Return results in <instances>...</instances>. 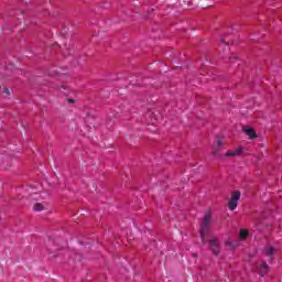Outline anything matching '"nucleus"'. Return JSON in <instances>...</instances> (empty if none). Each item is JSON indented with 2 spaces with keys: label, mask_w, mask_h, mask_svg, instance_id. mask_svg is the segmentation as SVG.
I'll return each mask as SVG.
<instances>
[{
  "label": "nucleus",
  "mask_w": 282,
  "mask_h": 282,
  "mask_svg": "<svg viewBox=\"0 0 282 282\" xmlns=\"http://www.w3.org/2000/svg\"><path fill=\"white\" fill-rule=\"evenodd\" d=\"M68 102H74V99H68Z\"/></svg>",
  "instance_id": "obj_14"
},
{
  "label": "nucleus",
  "mask_w": 282,
  "mask_h": 282,
  "mask_svg": "<svg viewBox=\"0 0 282 282\" xmlns=\"http://www.w3.org/2000/svg\"><path fill=\"white\" fill-rule=\"evenodd\" d=\"M241 153H243V149L238 148L231 152H227L225 155H226V158H237V156L241 155Z\"/></svg>",
  "instance_id": "obj_7"
},
{
  "label": "nucleus",
  "mask_w": 282,
  "mask_h": 282,
  "mask_svg": "<svg viewBox=\"0 0 282 282\" xmlns=\"http://www.w3.org/2000/svg\"><path fill=\"white\" fill-rule=\"evenodd\" d=\"M213 221V218L210 214H205L203 217V223L200 225V239L202 243H206L208 237H210V224Z\"/></svg>",
  "instance_id": "obj_1"
},
{
  "label": "nucleus",
  "mask_w": 282,
  "mask_h": 282,
  "mask_svg": "<svg viewBox=\"0 0 282 282\" xmlns=\"http://www.w3.org/2000/svg\"><path fill=\"white\" fill-rule=\"evenodd\" d=\"M269 267L267 262H262L259 267H258V272L260 274V276H265V273L268 272Z\"/></svg>",
  "instance_id": "obj_8"
},
{
  "label": "nucleus",
  "mask_w": 282,
  "mask_h": 282,
  "mask_svg": "<svg viewBox=\"0 0 282 282\" xmlns=\"http://www.w3.org/2000/svg\"><path fill=\"white\" fill-rule=\"evenodd\" d=\"M239 199H241V192L239 191L232 192L231 198L228 202L229 210H235L237 208Z\"/></svg>",
  "instance_id": "obj_3"
},
{
  "label": "nucleus",
  "mask_w": 282,
  "mask_h": 282,
  "mask_svg": "<svg viewBox=\"0 0 282 282\" xmlns=\"http://www.w3.org/2000/svg\"><path fill=\"white\" fill-rule=\"evenodd\" d=\"M220 43H226L227 45L229 44V42H226V37H221Z\"/></svg>",
  "instance_id": "obj_12"
},
{
  "label": "nucleus",
  "mask_w": 282,
  "mask_h": 282,
  "mask_svg": "<svg viewBox=\"0 0 282 282\" xmlns=\"http://www.w3.org/2000/svg\"><path fill=\"white\" fill-rule=\"evenodd\" d=\"M221 147H224V139L218 138L215 142H214V147H213V151H212V155L214 158H217V155H219V149H221Z\"/></svg>",
  "instance_id": "obj_4"
},
{
  "label": "nucleus",
  "mask_w": 282,
  "mask_h": 282,
  "mask_svg": "<svg viewBox=\"0 0 282 282\" xmlns=\"http://www.w3.org/2000/svg\"><path fill=\"white\" fill-rule=\"evenodd\" d=\"M245 131H246V133L249 135V138H251V139L257 138V132L254 131V129L248 128V129L245 130Z\"/></svg>",
  "instance_id": "obj_9"
},
{
  "label": "nucleus",
  "mask_w": 282,
  "mask_h": 282,
  "mask_svg": "<svg viewBox=\"0 0 282 282\" xmlns=\"http://www.w3.org/2000/svg\"><path fill=\"white\" fill-rule=\"evenodd\" d=\"M250 234L248 232V230L246 229H241L240 230V237L241 239H246V237H248Z\"/></svg>",
  "instance_id": "obj_10"
},
{
  "label": "nucleus",
  "mask_w": 282,
  "mask_h": 282,
  "mask_svg": "<svg viewBox=\"0 0 282 282\" xmlns=\"http://www.w3.org/2000/svg\"><path fill=\"white\" fill-rule=\"evenodd\" d=\"M209 243V250L215 254V257H218V254L221 252V241H219V238L212 237L208 240Z\"/></svg>",
  "instance_id": "obj_2"
},
{
  "label": "nucleus",
  "mask_w": 282,
  "mask_h": 282,
  "mask_svg": "<svg viewBox=\"0 0 282 282\" xmlns=\"http://www.w3.org/2000/svg\"><path fill=\"white\" fill-rule=\"evenodd\" d=\"M276 252V249H274V247H272L271 245H268L264 248V254L265 257H270L269 261H272V254H274Z\"/></svg>",
  "instance_id": "obj_5"
},
{
  "label": "nucleus",
  "mask_w": 282,
  "mask_h": 282,
  "mask_svg": "<svg viewBox=\"0 0 282 282\" xmlns=\"http://www.w3.org/2000/svg\"><path fill=\"white\" fill-rule=\"evenodd\" d=\"M33 210L35 213H41V210H47V205L46 203H35L33 205Z\"/></svg>",
  "instance_id": "obj_6"
},
{
  "label": "nucleus",
  "mask_w": 282,
  "mask_h": 282,
  "mask_svg": "<svg viewBox=\"0 0 282 282\" xmlns=\"http://www.w3.org/2000/svg\"><path fill=\"white\" fill-rule=\"evenodd\" d=\"M3 94H7V96H10V89L9 88H3Z\"/></svg>",
  "instance_id": "obj_11"
},
{
  "label": "nucleus",
  "mask_w": 282,
  "mask_h": 282,
  "mask_svg": "<svg viewBox=\"0 0 282 282\" xmlns=\"http://www.w3.org/2000/svg\"><path fill=\"white\" fill-rule=\"evenodd\" d=\"M237 59V56H229V61Z\"/></svg>",
  "instance_id": "obj_13"
}]
</instances>
